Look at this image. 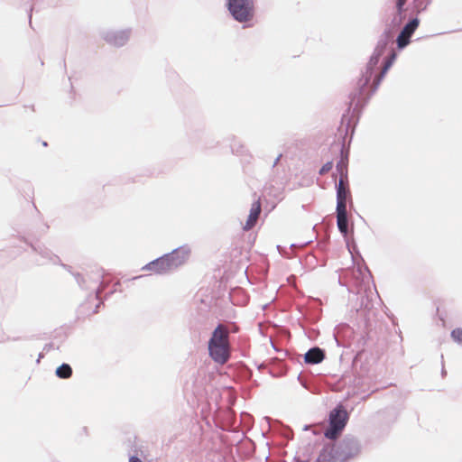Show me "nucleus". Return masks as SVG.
I'll return each instance as SVG.
<instances>
[{
  "instance_id": "f257e3e1",
  "label": "nucleus",
  "mask_w": 462,
  "mask_h": 462,
  "mask_svg": "<svg viewBox=\"0 0 462 462\" xmlns=\"http://www.w3.org/2000/svg\"><path fill=\"white\" fill-rule=\"evenodd\" d=\"M208 353L210 357L220 365L228 361L230 357L229 331L226 326L219 324L213 331L208 341Z\"/></svg>"
},
{
  "instance_id": "f03ea898",
  "label": "nucleus",
  "mask_w": 462,
  "mask_h": 462,
  "mask_svg": "<svg viewBox=\"0 0 462 462\" xmlns=\"http://www.w3.org/2000/svg\"><path fill=\"white\" fill-rule=\"evenodd\" d=\"M189 254L185 250H176L171 254L158 258L145 266V269L155 273H164L184 263Z\"/></svg>"
},
{
  "instance_id": "7ed1b4c3",
  "label": "nucleus",
  "mask_w": 462,
  "mask_h": 462,
  "mask_svg": "<svg viewBox=\"0 0 462 462\" xmlns=\"http://www.w3.org/2000/svg\"><path fill=\"white\" fill-rule=\"evenodd\" d=\"M227 7L232 16L239 23L250 22L254 16L253 0H227Z\"/></svg>"
},
{
  "instance_id": "20e7f679",
  "label": "nucleus",
  "mask_w": 462,
  "mask_h": 462,
  "mask_svg": "<svg viewBox=\"0 0 462 462\" xmlns=\"http://www.w3.org/2000/svg\"><path fill=\"white\" fill-rule=\"evenodd\" d=\"M347 420V413L342 407L334 409L329 415V428L325 431V437L329 439H336Z\"/></svg>"
},
{
  "instance_id": "39448f33",
  "label": "nucleus",
  "mask_w": 462,
  "mask_h": 462,
  "mask_svg": "<svg viewBox=\"0 0 462 462\" xmlns=\"http://www.w3.org/2000/svg\"><path fill=\"white\" fill-rule=\"evenodd\" d=\"M420 25L418 18L411 19L401 31L396 39L398 49H403L411 42V37Z\"/></svg>"
},
{
  "instance_id": "423d86ee",
  "label": "nucleus",
  "mask_w": 462,
  "mask_h": 462,
  "mask_svg": "<svg viewBox=\"0 0 462 462\" xmlns=\"http://www.w3.org/2000/svg\"><path fill=\"white\" fill-rule=\"evenodd\" d=\"M346 176L340 177L337 187V207L346 206L350 192L347 187V182L345 180Z\"/></svg>"
},
{
  "instance_id": "0eeeda50",
  "label": "nucleus",
  "mask_w": 462,
  "mask_h": 462,
  "mask_svg": "<svg viewBox=\"0 0 462 462\" xmlns=\"http://www.w3.org/2000/svg\"><path fill=\"white\" fill-rule=\"evenodd\" d=\"M260 213H261V200H260V199H258L256 201H254L252 204L248 218L245 222V225L244 226L245 230H250L255 226V224L259 218Z\"/></svg>"
},
{
  "instance_id": "6e6552de",
  "label": "nucleus",
  "mask_w": 462,
  "mask_h": 462,
  "mask_svg": "<svg viewBox=\"0 0 462 462\" xmlns=\"http://www.w3.org/2000/svg\"><path fill=\"white\" fill-rule=\"evenodd\" d=\"M337 223L339 231L343 235H347L348 225H347V212L346 206L337 207Z\"/></svg>"
},
{
  "instance_id": "1a4fd4ad",
  "label": "nucleus",
  "mask_w": 462,
  "mask_h": 462,
  "mask_svg": "<svg viewBox=\"0 0 462 462\" xmlns=\"http://www.w3.org/2000/svg\"><path fill=\"white\" fill-rule=\"evenodd\" d=\"M396 59V54L394 52H392L391 55L388 57L386 61L384 62L383 69L379 75L375 76L374 81H373V90H376L378 86L380 85L381 80L387 73L388 69L392 67L393 61Z\"/></svg>"
},
{
  "instance_id": "9d476101",
  "label": "nucleus",
  "mask_w": 462,
  "mask_h": 462,
  "mask_svg": "<svg viewBox=\"0 0 462 462\" xmlns=\"http://www.w3.org/2000/svg\"><path fill=\"white\" fill-rule=\"evenodd\" d=\"M380 56H381V52H378V53L374 54L371 57V59L367 64L366 71L364 75V79H362L363 87L366 86L370 82L371 78L374 74V69L377 66L379 60H380Z\"/></svg>"
},
{
  "instance_id": "9b49d317",
  "label": "nucleus",
  "mask_w": 462,
  "mask_h": 462,
  "mask_svg": "<svg viewBox=\"0 0 462 462\" xmlns=\"http://www.w3.org/2000/svg\"><path fill=\"white\" fill-rule=\"evenodd\" d=\"M324 357V352L319 347H314L305 354L304 359L308 364H319L323 361Z\"/></svg>"
},
{
  "instance_id": "f8f14e48",
  "label": "nucleus",
  "mask_w": 462,
  "mask_h": 462,
  "mask_svg": "<svg viewBox=\"0 0 462 462\" xmlns=\"http://www.w3.org/2000/svg\"><path fill=\"white\" fill-rule=\"evenodd\" d=\"M317 462H336L333 447H327L319 455Z\"/></svg>"
},
{
  "instance_id": "ddd939ff",
  "label": "nucleus",
  "mask_w": 462,
  "mask_h": 462,
  "mask_svg": "<svg viewBox=\"0 0 462 462\" xmlns=\"http://www.w3.org/2000/svg\"><path fill=\"white\" fill-rule=\"evenodd\" d=\"M58 377L62 379H68L72 375V369L68 364H62L56 370Z\"/></svg>"
},
{
  "instance_id": "4468645a",
  "label": "nucleus",
  "mask_w": 462,
  "mask_h": 462,
  "mask_svg": "<svg viewBox=\"0 0 462 462\" xmlns=\"http://www.w3.org/2000/svg\"><path fill=\"white\" fill-rule=\"evenodd\" d=\"M451 337L456 342L462 344V328L454 329L451 332Z\"/></svg>"
},
{
  "instance_id": "2eb2a0df",
  "label": "nucleus",
  "mask_w": 462,
  "mask_h": 462,
  "mask_svg": "<svg viewBox=\"0 0 462 462\" xmlns=\"http://www.w3.org/2000/svg\"><path fill=\"white\" fill-rule=\"evenodd\" d=\"M332 166H333L332 162H328L325 163L319 170V174L324 175V174L328 173L332 169Z\"/></svg>"
},
{
  "instance_id": "dca6fc26",
  "label": "nucleus",
  "mask_w": 462,
  "mask_h": 462,
  "mask_svg": "<svg viewBox=\"0 0 462 462\" xmlns=\"http://www.w3.org/2000/svg\"><path fill=\"white\" fill-rule=\"evenodd\" d=\"M407 0H396V9L398 14H402L403 12V6L405 5Z\"/></svg>"
},
{
  "instance_id": "f3484780",
  "label": "nucleus",
  "mask_w": 462,
  "mask_h": 462,
  "mask_svg": "<svg viewBox=\"0 0 462 462\" xmlns=\"http://www.w3.org/2000/svg\"><path fill=\"white\" fill-rule=\"evenodd\" d=\"M337 170L340 171L341 177H344V169L346 168V164L344 160L342 159L341 162L337 164Z\"/></svg>"
},
{
  "instance_id": "a211bd4d",
  "label": "nucleus",
  "mask_w": 462,
  "mask_h": 462,
  "mask_svg": "<svg viewBox=\"0 0 462 462\" xmlns=\"http://www.w3.org/2000/svg\"><path fill=\"white\" fill-rule=\"evenodd\" d=\"M129 462H143L140 458L136 457H131Z\"/></svg>"
}]
</instances>
